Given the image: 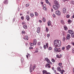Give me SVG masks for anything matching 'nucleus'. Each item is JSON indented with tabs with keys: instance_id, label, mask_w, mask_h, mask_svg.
<instances>
[{
	"instance_id": "f257e3e1",
	"label": "nucleus",
	"mask_w": 74,
	"mask_h": 74,
	"mask_svg": "<svg viewBox=\"0 0 74 74\" xmlns=\"http://www.w3.org/2000/svg\"><path fill=\"white\" fill-rule=\"evenodd\" d=\"M54 44L56 47H59L61 46V41L59 40H55L54 41Z\"/></svg>"
},
{
	"instance_id": "f03ea898",
	"label": "nucleus",
	"mask_w": 74,
	"mask_h": 74,
	"mask_svg": "<svg viewBox=\"0 0 74 74\" xmlns=\"http://www.w3.org/2000/svg\"><path fill=\"white\" fill-rule=\"evenodd\" d=\"M54 4L56 5H54L53 6V8L54 10H58L60 6L58 2L57 1H55L54 2Z\"/></svg>"
},
{
	"instance_id": "7ed1b4c3",
	"label": "nucleus",
	"mask_w": 74,
	"mask_h": 74,
	"mask_svg": "<svg viewBox=\"0 0 74 74\" xmlns=\"http://www.w3.org/2000/svg\"><path fill=\"white\" fill-rule=\"evenodd\" d=\"M45 45H44L43 46L44 48L45 49H46V48H48V46L49 45V44L48 42L46 43Z\"/></svg>"
},
{
	"instance_id": "20e7f679",
	"label": "nucleus",
	"mask_w": 74,
	"mask_h": 74,
	"mask_svg": "<svg viewBox=\"0 0 74 74\" xmlns=\"http://www.w3.org/2000/svg\"><path fill=\"white\" fill-rule=\"evenodd\" d=\"M56 14H57V15H59V16H60V15L61 14L60 12V11L59 10H57L56 11Z\"/></svg>"
},
{
	"instance_id": "39448f33",
	"label": "nucleus",
	"mask_w": 74,
	"mask_h": 74,
	"mask_svg": "<svg viewBox=\"0 0 74 74\" xmlns=\"http://www.w3.org/2000/svg\"><path fill=\"white\" fill-rule=\"evenodd\" d=\"M62 12L63 14H65L66 12V8H64L63 9Z\"/></svg>"
},
{
	"instance_id": "423d86ee",
	"label": "nucleus",
	"mask_w": 74,
	"mask_h": 74,
	"mask_svg": "<svg viewBox=\"0 0 74 74\" xmlns=\"http://www.w3.org/2000/svg\"><path fill=\"white\" fill-rule=\"evenodd\" d=\"M66 51H69V49H70V48H71V46H70L69 45H68L67 46H66Z\"/></svg>"
},
{
	"instance_id": "0eeeda50",
	"label": "nucleus",
	"mask_w": 74,
	"mask_h": 74,
	"mask_svg": "<svg viewBox=\"0 0 74 74\" xmlns=\"http://www.w3.org/2000/svg\"><path fill=\"white\" fill-rule=\"evenodd\" d=\"M37 32L38 33H40V27H38L37 28Z\"/></svg>"
},
{
	"instance_id": "6e6552de",
	"label": "nucleus",
	"mask_w": 74,
	"mask_h": 74,
	"mask_svg": "<svg viewBox=\"0 0 74 74\" xmlns=\"http://www.w3.org/2000/svg\"><path fill=\"white\" fill-rule=\"evenodd\" d=\"M68 32L69 34H72V33H74L73 31V30H69L68 31Z\"/></svg>"
},
{
	"instance_id": "1a4fd4ad",
	"label": "nucleus",
	"mask_w": 74,
	"mask_h": 74,
	"mask_svg": "<svg viewBox=\"0 0 74 74\" xmlns=\"http://www.w3.org/2000/svg\"><path fill=\"white\" fill-rule=\"evenodd\" d=\"M3 3L5 4H8V0H5V1H4Z\"/></svg>"
},
{
	"instance_id": "9d476101",
	"label": "nucleus",
	"mask_w": 74,
	"mask_h": 74,
	"mask_svg": "<svg viewBox=\"0 0 74 74\" xmlns=\"http://www.w3.org/2000/svg\"><path fill=\"white\" fill-rule=\"evenodd\" d=\"M70 38H71L70 35L69 34H68L67 35V37H66L67 39V40H69Z\"/></svg>"
},
{
	"instance_id": "9b49d317",
	"label": "nucleus",
	"mask_w": 74,
	"mask_h": 74,
	"mask_svg": "<svg viewBox=\"0 0 74 74\" xmlns=\"http://www.w3.org/2000/svg\"><path fill=\"white\" fill-rule=\"evenodd\" d=\"M45 66L46 67H48V68H51V66L49 65V64L47 63V64L45 65Z\"/></svg>"
},
{
	"instance_id": "f8f14e48",
	"label": "nucleus",
	"mask_w": 74,
	"mask_h": 74,
	"mask_svg": "<svg viewBox=\"0 0 74 74\" xmlns=\"http://www.w3.org/2000/svg\"><path fill=\"white\" fill-rule=\"evenodd\" d=\"M26 19L27 20V21H29L30 20V17L29 15H27L26 16Z\"/></svg>"
},
{
	"instance_id": "ddd939ff",
	"label": "nucleus",
	"mask_w": 74,
	"mask_h": 74,
	"mask_svg": "<svg viewBox=\"0 0 74 74\" xmlns=\"http://www.w3.org/2000/svg\"><path fill=\"white\" fill-rule=\"evenodd\" d=\"M28 39H29V37H28V36H25L24 38V39L25 40H28Z\"/></svg>"
},
{
	"instance_id": "4468645a",
	"label": "nucleus",
	"mask_w": 74,
	"mask_h": 74,
	"mask_svg": "<svg viewBox=\"0 0 74 74\" xmlns=\"http://www.w3.org/2000/svg\"><path fill=\"white\" fill-rule=\"evenodd\" d=\"M57 70L58 71H61V68L60 67H58L57 68Z\"/></svg>"
},
{
	"instance_id": "2eb2a0df",
	"label": "nucleus",
	"mask_w": 74,
	"mask_h": 74,
	"mask_svg": "<svg viewBox=\"0 0 74 74\" xmlns=\"http://www.w3.org/2000/svg\"><path fill=\"white\" fill-rule=\"evenodd\" d=\"M33 43L34 45H36V44H37V40H36L34 39Z\"/></svg>"
},
{
	"instance_id": "dca6fc26",
	"label": "nucleus",
	"mask_w": 74,
	"mask_h": 74,
	"mask_svg": "<svg viewBox=\"0 0 74 74\" xmlns=\"http://www.w3.org/2000/svg\"><path fill=\"white\" fill-rule=\"evenodd\" d=\"M23 27L24 29H27V26L26 25H23Z\"/></svg>"
},
{
	"instance_id": "f3484780",
	"label": "nucleus",
	"mask_w": 74,
	"mask_h": 74,
	"mask_svg": "<svg viewBox=\"0 0 74 74\" xmlns=\"http://www.w3.org/2000/svg\"><path fill=\"white\" fill-rule=\"evenodd\" d=\"M64 30H67L68 29V28H67V26H66V25H64Z\"/></svg>"
},
{
	"instance_id": "a211bd4d",
	"label": "nucleus",
	"mask_w": 74,
	"mask_h": 74,
	"mask_svg": "<svg viewBox=\"0 0 74 74\" xmlns=\"http://www.w3.org/2000/svg\"><path fill=\"white\" fill-rule=\"evenodd\" d=\"M42 72L43 73V74H46L47 73V71L46 70H44L42 71Z\"/></svg>"
},
{
	"instance_id": "6ab92c4d",
	"label": "nucleus",
	"mask_w": 74,
	"mask_h": 74,
	"mask_svg": "<svg viewBox=\"0 0 74 74\" xmlns=\"http://www.w3.org/2000/svg\"><path fill=\"white\" fill-rule=\"evenodd\" d=\"M48 26H49L51 25V21H48L47 22Z\"/></svg>"
},
{
	"instance_id": "aec40b11",
	"label": "nucleus",
	"mask_w": 74,
	"mask_h": 74,
	"mask_svg": "<svg viewBox=\"0 0 74 74\" xmlns=\"http://www.w3.org/2000/svg\"><path fill=\"white\" fill-rule=\"evenodd\" d=\"M31 65L32 66V65H30V68H29V71L30 72H32V67H31Z\"/></svg>"
},
{
	"instance_id": "412c9836",
	"label": "nucleus",
	"mask_w": 74,
	"mask_h": 74,
	"mask_svg": "<svg viewBox=\"0 0 74 74\" xmlns=\"http://www.w3.org/2000/svg\"><path fill=\"white\" fill-rule=\"evenodd\" d=\"M36 65H35V64L33 66V68H32V70L33 71H34V69H35V68H36Z\"/></svg>"
},
{
	"instance_id": "4be33fe9",
	"label": "nucleus",
	"mask_w": 74,
	"mask_h": 74,
	"mask_svg": "<svg viewBox=\"0 0 74 74\" xmlns=\"http://www.w3.org/2000/svg\"><path fill=\"white\" fill-rule=\"evenodd\" d=\"M54 50L56 51V52H59L58 51V49L57 48L55 47L54 48Z\"/></svg>"
},
{
	"instance_id": "5701e85b",
	"label": "nucleus",
	"mask_w": 74,
	"mask_h": 74,
	"mask_svg": "<svg viewBox=\"0 0 74 74\" xmlns=\"http://www.w3.org/2000/svg\"><path fill=\"white\" fill-rule=\"evenodd\" d=\"M66 40V38L64 36H63L62 37V40L63 41H65V40Z\"/></svg>"
},
{
	"instance_id": "b1692460",
	"label": "nucleus",
	"mask_w": 74,
	"mask_h": 74,
	"mask_svg": "<svg viewBox=\"0 0 74 74\" xmlns=\"http://www.w3.org/2000/svg\"><path fill=\"white\" fill-rule=\"evenodd\" d=\"M65 72L64 70H63V69H62V71H61L60 73L61 74H63V73H64Z\"/></svg>"
},
{
	"instance_id": "393cba45",
	"label": "nucleus",
	"mask_w": 74,
	"mask_h": 74,
	"mask_svg": "<svg viewBox=\"0 0 74 74\" xmlns=\"http://www.w3.org/2000/svg\"><path fill=\"white\" fill-rule=\"evenodd\" d=\"M46 31L47 32V33H48V31H49V29L48 27L46 28Z\"/></svg>"
},
{
	"instance_id": "a878e982",
	"label": "nucleus",
	"mask_w": 74,
	"mask_h": 74,
	"mask_svg": "<svg viewBox=\"0 0 74 74\" xmlns=\"http://www.w3.org/2000/svg\"><path fill=\"white\" fill-rule=\"evenodd\" d=\"M43 21L44 22H46V19H45V18L44 17H43Z\"/></svg>"
},
{
	"instance_id": "bb28decb",
	"label": "nucleus",
	"mask_w": 74,
	"mask_h": 74,
	"mask_svg": "<svg viewBox=\"0 0 74 74\" xmlns=\"http://www.w3.org/2000/svg\"><path fill=\"white\" fill-rule=\"evenodd\" d=\"M30 15L31 17H33L34 16V14L32 13H31L30 14Z\"/></svg>"
},
{
	"instance_id": "cd10ccee",
	"label": "nucleus",
	"mask_w": 74,
	"mask_h": 74,
	"mask_svg": "<svg viewBox=\"0 0 74 74\" xmlns=\"http://www.w3.org/2000/svg\"><path fill=\"white\" fill-rule=\"evenodd\" d=\"M29 44H30V46H33V45H34V43H30Z\"/></svg>"
},
{
	"instance_id": "c85d7f7f",
	"label": "nucleus",
	"mask_w": 74,
	"mask_h": 74,
	"mask_svg": "<svg viewBox=\"0 0 74 74\" xmlns=\"http://www.w3.org/2000/svg\"><path fill=\"white\" fill-rule=\"evenodd\" d=\"M71 37H74V33L73 32L71 34Z\"/></svg>"
},
{
	"instance_id": "c756f323",
	"label": "nucleus",
	"mask_w": 74,
	"mask_h": 74,
	"mask_svg": "<svg viewBox=\"0 0 74 74\" xmlns=\"http://www.w3.org/2000/svg\"><path fill=\"white\" fill-rule=\"evenodd\" d=\"M26 34V32L25 31H23L22 32V34Z\"/></svg>"
},
{
	"instance_id": "7c9ffc66",
	"label": "nucleus",
	"mask_w": 74,
	"mask_h": 74,
	"mask_svg": "<svg viewBox=\"0 0 74 74\" xmlns=\"http://www.w3.org/2000/svg\"><path fill=\"white\" fill-rule=\"evenodd\" d=\"M62 65V63H60L58 64V65L59 66H61Z\"/></svg>"
},
{
	"instance_id": "2f4dec72",
	"label": "nucleus",
	"mask_w": 74,
	"mask_h": 74,
	"mask_svg": "<svg viewBox=\"0 0 74 74\" xmlns=\"http://www.w3.org/2000/svg\"><path fill=\"white\" fill-rule=\"evenodd\" d=\"M51 61L53 63H55V60H54V59H52Z\"/></svg>"
},
{
	"instance_id": "473e14b6",
	"label": "nucleus",
	"mask_w": 74,
	"mask_h": 74,
	"mask_svg": "<svg viewBox=\"0 0 74 74\" xmlns=\"http://www.w3.org/2000/svg\"><path fill=\"white\" fill-rule=\"evenodd\" d=\"M48 49L49 50H51L52 49V47H49L48 48Z\"/></svg>"
},
{
	"instance_id": "72a5a7b5",
	"label": "nucleus",
	"mask_w": 74,
	"mask_h": 74,
	"mask_svg": "<svg viewBox=\"0 0 74 74\" xmlns=\"http://www.w3.org/2000/svg\"><path fill=\"white\" fill-rule=\"evenodd\" d=\"M35 16H38V13H37V12H35Z\"/></svg>"
},
{
	"instance_id": "f704fd0d",
	"label": "nucleus",
	"mask_w": 74,
	"mask_h": 74,
	"mask_svg": "<svg viewBox=\"0 0 74 74\" xmlns=\"http://www.w3.org/2000/svg\"><path fill=\"white\" fill-rule=\"evenodd\" d=\"M58 52H60V48H58Z\"/></svg>"
},
{
	"instance_id": "c9c22d12",
	"label": "nucleus",
	"mask_w": 74,
	"mask_h": 74,
	"mask_svg": "<svg viewBox=\"0 0 74 74\" xmlns=\"http://www.w3.org/2000/svg\"><path fill=\"white\" fill-rule=\"evenodd\" d=\"M70 15L68 14L66 16V18H69V17H70Z\"/></svg>"
},
{
	"instance_id": "e433bc0d",
	"label": "nucleus",
	"mask_w": 74,
	"mask_h": 74,
	"mask_svg": "<svg viewBox=\"0 0 74 74\" xmlns=\"http://www.w3.org/2000/svg\"><path fill=\"white\" fill-rule=\"evenodd\" d=\"M43 10H47V8L46 7H43Z\"/></svg>"
},
{
	"instance_id": "4c0bfd02",
	"label": "nucleus",
	"mask_w": 74,
	"mask_h": 74,
	"mask_svg": "<svg viewBox=\"0 0 74 74\" xmlns=\"http://www.w3.org/2000/svg\"><path fill=\"white\" fill-rule=\"evenodd\" d=\"M46 3H49V1H48V0H45Z\"/></svg>"
},
{
	"instance_id": "58836bf2",
	"label": "nucleus",
	"mask_w": 74,
	"mask_h": 74,
	"mask_svg": "<svg viewBox=\"0 0 74 74\" xmlns=\"http://www.w3.org/2000/svg\"><path fill=\"white\" fill-rule=\"evenodd\" d=\"M47 36L48 38H49V36H50V34H47Z\"/></svg>"
},
{
	"instance_id": "ea45409f",
	"label": "nucleus",
	"mask_w": 74,
	"mask_h": 74,
	"mask_svg": "<svg viewBox=\"0 0 74 74\" xmlns=\"http://www.w3.org/2000/svg\"><path fill=\"white\" fill-rule=\"evenodd\" d=\"M71 20H69L68 21V23H70V22H71Z\"/></svg>"
},
{
	"instance_id": "a19ab883",
	"label": "nucleus",
	"mask_w": 74,
	"mask_h": 74,
	"mask_svg": "<svg viewBox=\"0 0 74 74\" xmlns=\"http://www.w3.org/2000/svg\"><path fill=\"white\" fill-rule=\"evenodd\" d=\"M40 44H41V42H38V45H40Z\"/></svg>"
},
{
	"instance_id": "79ce46f5",
	"label": "nucleus",
	"mask_w": 74,
	"mask_h": 74,
	"mask_svg": "<svg viewBox=\"0 0 74 74\" xmlns=\"http://www.w3.org/2000/svg\"><path fill=\"white\" fill-rule=\"evenodd\" d=\"M53 16L54 17V18H55V17H56V16H55V14H53Z\"/></svg>"
},
{
	"instance_id": "37998d69",
	"label": "nucleus",
	"mask_w": 74,
	"mask_h": 74,
	"mask_svg": "<svg viewBox=\"0 0 74 74\" xmlns=\"http://www.w3.org/2000/svg\"><path fill=\"white\" fill-rule=\"evenodd\" d=\"M53 70L54 71V73H55V74H56V70H55V69H54Z\"/></svg>"
},
{
	"instance_id": "c03bdc74",
	"label": "nucleus",
	"mask_w": 74,
	"mask_h": 74,
	"mask_svg": "<svg viewBox=\"0 0 74 74\" xmlns=\"http://www.w3.org/2000/svg\"><path fill=\"white\" fill-rule=\"evenodd\" d=\"M50 62V61L49 60H47V63H49V62Z\"/></svg>"
},
{
	"instance_id": "a18cd8bd",
	"label": "nucleus",
	"mask_w": 74,
	"mask_h": 74,
	"mask_svg": "<svg viewBox=\"0 0 74 74\" xmlns=\"http://www.w3.org/2000/svg\"><path fill=\"white\" fill-rule=\"evenodd\" d=\"M29 49H33V47H29Z\"/></svg>"
},
{
	"instance_id": "49530a36",
	"label": "nucleus",
	"mask_w": 74,
	"mask_h": 74,
	"mask_svg": "<svg viewBox=\"0 0 74 74\" xmlns=\"http://www.w3.org/2000/svg\"><path fill=\"white\" fill-rule=\"evenodd\" d=\"M39 22H40V23H42V21L40 20H39Z\"/></svg>"
},
{
	"instance_id": "de8ad7c7",
	"label": "nucleus",
	"mask_w": 74,
	"mask_h": 74,
	"mask_svg": "<svg viewBox=\"0 0 74 74\" xmlns=\"http://www.w3.org/2000/svg\"><path fill=\"white\" fill-rule=\"evenodd\" d=\"M72 52H73V53H74V48H73L72 49Z\"/></svg>"
},
{
	"instance_id": "09e8293b",
	"label": "nucleus",
	"mask_w": 74,
	"mask_h": 74,
	"mask_svg": "<svg viewBox=\"0 0 74 74\" xmlns=\"http://www.w3.org/2000/svg\"><path fill=\"white\" fill-rule=\"evenodd\" d=\"M21 18L22 20H23L24 19V17H21Z\"/></svg>"
},
{
	"instance_id": "8fccbe9b",
	"label": "nucleus",
	"mask_w": 74,
	"mask_h": 74,
	"mask_svg": "<svg viewBox=\"0 0 74 74\" xmlns=\"http://www.w3.org/2000/svg\"><path fill=\"white\" fill-rule=\"evenodd\" d=\"M56 57L57 58H59V55H57Z\"/></svg>"
},
{
	"instance_id": "3c124183",
	"label": "nucleus",
	"mask_w": 74,
	"mask_h": 74,
	"mask_svg": "<svg viewBox=\"0 0 74 74\" xmlns=\"http://www.w3.org/2000/svg\"><path fill=\"white\" fill-rule=\"evenodd\" d=\"M64 48H65L64 47H63L62 48V50H64Z\"/></svg>"
},
{
	"instance_id": "603ef678",
	"label": "nucleus",
	"mask_w": 74,
	"mask_h": 74,
	"mask_svg": "<svg viewBox=\"0 0 74 74\" xmlns=\"http://www.w3.org/2000/svg\"><path fill=\"white\" fill-rule=\"evenodd\" d=\"M62 56V54H60V56L59 58H61Z\"/></svg>"
},
{
	"instance_id": "864d4df0",
	"label": "nucleus",
	"mask_w": 74,
	"mask_h": 74,
	"mask_svg": "<svg viewBox=\"0 0 74 74\" xmlns=\"http://www.w3.org/2000/svg\"><path fill=\"white\" fill-rule=\"evenodd\" d=\"M29 4H27L26 5V6L27 7H28V6H29Z\"/></svg>"
},
{
	"instance_id": "5fc2aeb1",
	"label": "nucleus",
	"mask_w": 74,
	"mask_h": 74,
	"mask_svg": "<svg viewBox=\"0 0 74 74\" xmlns=\"http://www.w3.org/2000/svg\"><path fill=\"white\" fill-rule=\"evenodd\" d=\"M43 7H45L46 6V5L45 4H44L43 5H42Z\"/></svg>"
},
{
	"instance_id": "6e6d98bb",
	"label": "nucleus",
	"mask_w": 74,
	"mask_h": 74,
	"mask_svg": "<svg viewBox=\"0 0 74 74\" xmlns=\"http://www.w3.org/2000/svg\"><path fill=\"white\" fill-rule=\"evenodd\" d=\"M27 55H27L26 56L27 59H28V55H29V53H27Z\"/></svg>"
},
{
	"instance_id": "4d7b16f0",
	"label": "nucleus",
	"mask_w": 74,
	"mask_h": 74,
	"mask_svg": "<svg viewBox=\"0 0 74 74\" xmlns=\"http://www.w3.org/2000/svg\"><path fill=\"white\" fill-rule=\"evenodd\" d=\"M38 52V50H36L35 51V52H36V53H37Z\"/></svg>"
},
{
	"instance_id": "13d9d810",
	"label": "nucleus",
	"mask_w": 74,
	"mask_h": 74,
	"mask_svg": "<svg viewBox=\"0 0 74 74\" xmlns=\"http://www.w3.org/2000/svg\"><path fill=\"white\" fill-rule=\"evenodd\" d=\"M71 3H72V4H74V2L73 1H71Z\"/></svg>"
},
{
	"instance_id": "bf43d9fd",
	"label": "nucleus",
	"mask_w": 74,
	"mask_h": 74,
	"mask_svg": "<svg viewBox=\"0 0 74 74\" xmlns=\"http://www.w3.org/2000/svg\"><path fill=\"white\" fill-rule=\"evenodd\" d=\"M46 74H51V73L49 72H47V73H46Z\"/></svg>"
},
{
	"instance_id": "052dcab7",
	"label": "nucleus",
	"mask_w": 74,
	"mask_h": 74,
	"mask_svg": "<svg viewBox=\"0 0 74 74\" xmlns=\"http://www.w3.org/2000/svg\"><path fill=\"white\" fill-rule=\"evenodd\" d=\"M48 58H46L45 59V60L46 61H47V60H48Z\"/></svg>"
},
{
	"instance_id": "680f3d73",
	"label": "nucleus",
	"mask_w": 74,
	"mask_h": 74,
	"mask_svg": "<svg viewBox=\"0 0 74 74\" xmlns=\"http://www.w3.org/2000/svg\"><path fill=\"white\" fill-rule=\"evenodd\" d=\"M62 34L63 36H64V35H65V34H64V32H62Z\"/></svg>"
},
{
	"instance_id": "e2e57ef3",
	"label": "nucleus",
	"mask_w": 74,
	"mask_h": 74,
	"mask_svg": "<svg viewBox=\"0 0 74 74\" xmlns=\"http://www.w3.org/2000/svg\"><path fill=\"white\" fill-rule=\"evenodd\" d=\"M24 24H25V23H24V22H23L22 23V25H24Z\"/></svg>"
},
{
	"instance_id": "0e129e2a",
	"label": "nucleus",
	"mask_w": 74,
	"mask_h": 74,
	"mask_svg": "<svg viewBox=\"0 0 74 74\" xmlns=\"http://www.w3.org/2000/svg\"><path fill=\"white\" fill-rule=\"evenodd\" d=\"M48 4L49 5H51V3H50L49 2Z\"/></svg>"
},
{
	"instance_id": "69168bd1",
	"label": "nucleus",
	"mask_w": 74,
	"mask_h": 74,
	"mask_svg": "<svg viewBox=\"0 0 74 74\" xmlns=\"http://www.w3.org/2000/svg\"><path fill=\"white\" fill-rule=\"evenodd\" d=\"M61 23H63V21L62 20L61 21Z\"/></svg>"
},
{
	"instance_id": "338daca9",
	"label": "nucleus",
	"mask_w": 74,
	"mask_h": 74,
	"mask_svg": "<svg viewBox=\"0 0 74 74\" xmlns=\"http://www.w3.org/2000/svg\"><path fill=\"white\" fill-rule=\"evenodd\" d=\"M72 44L74 46V42H72Z\"/></svg>"
},
{
	"instance_id": "774afa93",
	"label": "nucleus",
	"mask_w": 74,
	"mask_h": 74,
	"mask_svg": "<svg viewBox=\"0 0 74 74\" xmlns=\"http://www.w3.org/2000/svg\"><path fill=\"white\" fill-rule=\"evenodd\" d=\"M72 18H74V14L72 16Z\"/></svg>"
}]
</instances>
